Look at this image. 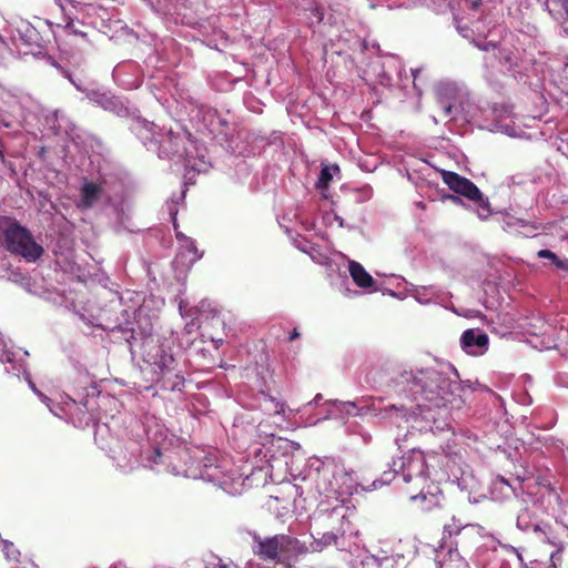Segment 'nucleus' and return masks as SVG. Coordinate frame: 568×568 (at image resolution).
Here are the masks:
<instances>
[{"label": "nucleus", "mask_w": 568, "mask_h": 568, "mask_svg": "<svg viewBox=\"0 0 568 568\" xmlns=\"http://www.w3.org/2000/svg\"><path fill=\"white\" fill-rule=\"evenodd\" d=\"M130 130L148 151L156 153L160 159L182 160L186 169L197 173L206 172L210 166L205 149L186 131L159 128L142 116L134 118Z\"/></svg>", "instance_id": "1"}, {"label": "nucleus", "mask_w": 568, "mask_h": 568, "mask_svg": "<svg viewBox=\"0 0 568 568\" xmlns=\"http://www.w3.org/2000/svg\"><path fill=\"white\" fill-rule=\"evenodd\" d=\"M390 387L400 390H474L473 383L462 381L457 369L449 363L416 369H403L390 379Z\"/></svg>", "instance_id": "2"}, {"label": "nucleus", "mask_w": 568, "mask_h": 568, "mask_svg": "<svg viewBox=\"0 0 568 568\" xmlns=\"http://www.w3.org/2000/svg\"><path fill=\"white\" fill-rule=\"evenodd\" d=\"M114 193L105 176H99L97 180L84 178L75 205L81 211L100 207L114 220L118 231L126 230L129 229L126 225L129 206L123 200L116 199Z\"/></svg>", "instance_id": "3"}, {"label": "nucleus", "mask_w": 568, "mask_h": 568, "mask_svg": "<svg viewBox=\"0 0 568 568\" xmlns=\"http://www.w3.org/2000/svg\"><path fill=\"white\" fill-rule=\"evenodd\" d=\"M510 113L511 110L507 105H483L468 90L457 105L455 120L462 119L468 123L487 126L490 131L497 130L509 136H516V128L504 122Z\"/></svg>", "instance_id": "4"}, {"label": "nucleus", "mask_w": 568, "mask_h": 568, "mask_svg": "<svg viewBox=\"0 0 568 568\" xmlns=\"http://www.w3.org/2000/svg\"><path fill=\"white\" fill-rule=\"evenodd\" d=\"M143 355L145 363L159 368L163 390H182L185 387L183 375L174 369L175 358L172 353L171 341L149 336L143 341Z\"/></svg>", "instance_id": "5"}, {"label": "nucleus", "mask_w": 568, "mask_h": 568, "mask_svg": "<svg viewBox=\"0 0 568 568\" xmlns=\"http://www.w3.org/2000/svg\"><path fill=\"white\" fill-rule=\"evenodd\" d=\"M460 8L466 16H456L454 20L458 32L464 38H469V32L485 34L498 22L497 0H460Z\"/></svg>", "instance_id": "6"}, {"label": "nucleus", "mask_w": 568, "mask_h": 568, "mask_svg": "<svg viewBox=\"0 0 568 568\" xmlns=\"http://www.w3.org/2000/svg\"><path fill=\"white\" fill-rule=\"evenodd\" d=\"M186 112L192 121L200 124V129L206 130L214 139L229 142L235 130L231 113L219 112L216 109L200 102L197 99L187 97Z\"/></svg>", "instance_id": "7"}, {"label": "nucleus", "mask_w": 568, "mask_h": 568, "mask_svg": "<svg viewBox=\"0 0 568 568\" xmlns=\"http://www.w3.org/2000/svg\"><path fill=\"white\" fill-rule=\"evenodd\" d=\"M0 245L28 262H36L43 254V247L36 243L31 233L18 222L8 219L0 221Z\"/></svg>", "instance_id": "8"}, {"label": "nucleus", "mask_w": 568, "mask_h": 568, "mask_svg": "<svg viewBox=\"0 0 568 568\" xmlns=\"http://www.w3.org/2000/svg\"><path fill=\"white\" fill-rule=\"evenodd\" d=\"M442 176L445 184H447L453 192L466 197L476 205L477 215L480 220H486L490 216L491 209L489 200L475 183L453 171H443Z\"/></svg>", "instance_id": "9"}, {"label": "nucleus", "mask_w": 568, "mask_h": 568, "mask_svg": "<svg viewBox=\"0 0 568 568\" xmlns=\"http://www.w3.org/2000/svg\"><path fill=\"white\" fill-rule=\"evenodd\" d=\"M430 405L427 406L426 419H433V429L436 432H452V425L447 420V414L453 409H460L465 403L458 393H433ZM425 413V410H422Z\"/></svg>", "instance_id": "10"}, {"label": "nucleus", "mask_w": 568, "mask_h": 568, "mask_svg": "<svg viewBox=\"0 0 568 568\" xmlns=\"http://www.w3.org/2000/svg\"><path fill=\"white\" fill-rule=\"evenodd\" d=\"M256 547L253 552L263 560L280 561L281 554H290L296 551L303 554L305 548L300 544L297 538L288 537V535H274L273 537L260 538L254 537Z\"/></svg>", "instance_id": "11"}, {"label": "nucleus", "mask_w": 568, "mask_h": 568, "mask_svg": "<svg viewBox=\"0 0 568 568\" xmlns=\"http://www.w3.org/2000/svg\"><path fill=\"white\" fill-rule=\"evenodd\" d=\"M467 91L468 88L464 83L453 80H443L435 85L436 103L444 118L456 119L457 105L466 97Z\"/></svg>", "instance_id": "12"}, {"label": "nucleus", "mask_w": 568, "mask_h": 568, "mask_svg": "<svg viewBox=\"0 0 568 568\" xmlns=\"http://www.w3.org/2000/svg\"><path fill=\"white\" fill-rule=\"evenodd\" d=\"M87 99L104 111L112 112L120 118H126L129 125L134 122V118L141 116L136 109H131L120 97L102 88L93 87L92 90L88 91Z\"/></svg>", "instance_id": "13"}, {"label": "nucleus", "mask_w": 568, "mask_h": 568, "mask_svg": "<svg viewBox=\"0 0 568 568\" xmlns=\"http://www.w3.org/2000/svg\"><path fill=\"white\" fill-rule=\"evenodd\" d=\"M119 307H121L119 298L112 300L111 308L102 310L97 322H92V325L110 332H120L123 334L124 339L129 344H132V341L135 339V335L133 327L134 323L130 320L131 313L126 310H121V318L116 317L115 320H112L110 316V312L115 311Z\"/></svg>", "instance_id": "14"}, {"label": "nucleus", "mask_w": 568, "mask_h": 568, "mask_svg": "<svg viewBox=\"0 0 568 568\" xmlns=\"http://www.w3.org/2000/svg\"><path fill=\"white\" fill-rule=\"evenodd\" d=\"M112 78L124 90L138 89L142 84L140 65L132 60L119 62L113 69Z\"/></svg>", "instance_id": "15"}, {"label": "nucleus", "mask_w": 568, "mask_h": 568, "mask_svg": "<svg viewBox=\"0 0 568 568\" xmlns=\"http://www.w3.org/2000/svg\"><path fill=\"white\" fill-rule=\"evenodd\" d=\"M489 338L480 329H466L460 337L462 348L469 355H483L488 349Z\"/></svg>", "instance_id": "16"}, {"label": "nucleus", "mask_w": 568, "mask_h": 568, "mask_svg": "<svg viewBox=\"0 0 568 568\" xmlns=\"http://www.w3.org/2000/svg\"><path fill=\"white\" fill-rule=\"evenodd\" d=\"M538 3L556 21L561 32L568 36V0H537Z\"/></svg>", "instance_id": "17"}, {"label": "nucleus", "mask_w": 568, "mask_h": 568, "mask_svg": "<svg viewBox=\"0 0 568 568\" xmlns=\"http://www.w3.org/2000/svg\"><path fill=\"white\" fill-rule=\"evenodd\" d=\"M43 125L54 135H70L74 129V124L71 120L59 110L47 113Z\"/></svg>", "instance_id": "18"}, {"label": "nucleus", "mask_w": 568, "mask_h": 568, "mask_svg": "<svg viewBox=\"0 0 568 568\" xmlns=\"http://www.w3.org/2000/svg\"><path fill=\"white\" fill-rule=\"evenodd\" d=\"M12 41L18 45L21 43L28 48H40L41 36L29 22H21L12 34Z\"/></svg>", "instance_id": "19"}, {"label": "nucleus", "mask_w": 568, "mask_h": 568, "mask_svg": "<svg viewBox=\"0 0 568 568\" xmlns=\"http://www.w3.org/2000/svg\"><path fill=\"white\" fill-rule=\"evenodd\" d=\"M427 476V465L423 456L412 457L403 463V479L405 481H410L414 478L426 479Z\"/></svg>", "instance_id": "20"}, {"label": "nucleus", "mask_w": 568, "mask_h": 568, "mask_svg": "<svg viewBox=\"0 0 568 568\" xmlns=\"http://www.w3.org/2000/svg\"><path fill=\"white\" fill-rule=\"evenodd\" d=\"M348 271L357 286L362 288H371L375 285L374 278L368 272H366L361 263L351 261L348 264Z\"/></svg>", "instance_id": "21"}, {"label": "nucleus", "mask_w": 568, "mask_h": 568, "mask_svg": "<svg viewBox=\"0 0 568 568\" xmlns=\"http://www.w3.org/2000/svg\"><path fill=\"white\" fill-rule=\"evenodd\" d=\"M62 13V20H79L85 4L79 0H54Z\"/></svg>", "instance_id": "22"}, {"label": "nucleus", "mask_w": 568, "mask_h": 568, "mask_svg": "<svg viewBox=\"0 0 568 568\" xmlns=\"http://www.w3.org/2000/svg\"><path fill=\"white\" fill-rule=\"evenodd\" d=\"M498 381H500V382L494 383V386L498 387V388L513 387V388H523V390H526L527 387H532V377L528 374H523L518 377H514V376L501 377L500 376V377H498Z\"/></svg>", "instance_id": "23"}, {"label": "nucleus", "mask_w": 568, "mask_h": 568, "mask_svg": "<svg viewBox=\"0 0 568 568\" xmlns=\"http://www.w3.org/2000/svg\"><path fill=\"white\" fill-rule=\"evenodd\" d=\"M410 295L420 304H429L437 300L438 290L433 286H413Z\"/></svg>", "instance_id": "24"}, {"label": "nucleus", "mask_w": 568, "mask_h": 568, "mask_svg": "<svg viewBox=\"0 0 568 568\" xmlns=\"http://www.w3.org/2000/svg\"><path fill=\"white\" fill-rule=\"evenodd\" d=\"M506 225L510 229H516L519 231V229H524L525 231L523 234L527 237H531L536 235V232L538 230V226L529 223L523 219H517L515 216H507Z\"/></svg>", "instance_id": "25"}, {"label": "nucleus", "mask_w": 568, "mask_h": 568, "mask_svg": "<svg viewBox=\"0 0 568 568\" xmlns=\"http://www.w3.org/2000/svg\"><path fill=\"white\" fill-rule=\"evenodd\" d=\"M438 568H467V562L459 552L449 550L447 558L438 562Z\"/></svg>", "instance_id": "26"}, {"label": "nucleus", "mask_w": 568, "mask_h": 568, "mask_svg": "<svg viewBox=\"0 0 568 568\" xmlns=\"http://www.w3.org/2000/svg\"><path fill=\"white\" fill-rule=\"evenodd\" d=\"M80 24L83 27V23H81L79 20H62L61 23H58V27H61L64 29L65 32L73 36H80L82 38L87 37V32L83 31L78 27Z\"/></svg>", "instance_id": "27"}, {"label": "nucleus", "mask_w": 568, "mask_h": 568, "mask_svg": "<svg viewBox=\"0 0 568 568\" xmlns=\"http://www.w3.org/2000/svg\"><path fill=\"white\" fill-rule=\"evenodd\" d=\"M332 170H338V166L329 168L324 166L322 168L318 176V181L316 183L317 189L324 190L328 187L329 182L333 179Z\"/></svg>", "instance_id": "28"}, {"label": "nucleus", "mask_w": 568, "mask_h": 568, "mask_svg": "<svg viewBox=\"0 0 568 568\" xmlns=\"http://www.w3.org/2000/svg\"><path fill=\"white\" fill-rule=\"evenodd\" d=\"M54 395V398H49L48 396H45V394L43 393H39V396L41 398L42 402H44L47 404V406H49L50 410L52 413H55L54 408L51 406L50 402H58V404H61V403H68V400H72L74 402V399L70 398L69 394L68 393H53Z\"/></svg>", "instance_id": "29"}, {"label": "nucleus", "mask_w": 568, "mask_h": 568, "mask_svg": "<svg viewBox=\"0 0 568 568\" xmlns=\"http://www.w3.org/2000/svg\"><path fill=\"white\" fill-rule=\"evenodd\" d=\"M498 58L501 63L508 67V69H511L517 64V57L509 49H499Z\"/></svg>", "instance_id": "30"}, {"label": "nucleus", "mask_w": 568, "mask_h": 568, "mask_svg": "<svg viewBox=\"0 0 568 568\" xmlns=\"http://www.w3.org/2000/svg\"><path fill=\"white\" fill-rule=\"evenodd\" d=\"M182 248L184 252L192 254L189 262L194 263L202 257V254L199 253L197 247L192 239L185 237V242L182 244Z\"/></svg>", "instance_id": "31"}, {"label": "nucleus", "mask_w": 568, "mask_h": 568, "mask_svg": "<svg viewBox=\"0 0 568 568\" xmlns=\"http://www.w3.org/2000/svg\"><path fill=\"white\" fill-rule=\"evenodd\" d=\"M14 361V354L8 351L6 339L0 333V363H10Z\"/></svg>", "instance_id": "32"}, {"label": "nucleus", "mask_w": 568, "mask_h": 568, "mask_svg": "<svg viewBox=\"0 0 568 568\" xmlns=\"http://www.w3.org/2000/svg\"><path fill=\"white\" fill-rule=\"evenodd\" d=\"M65 77L70 80V82L75 87V89L80 92H82L85 98H88V91L92 90L93 87L92 85H89L87 84L83 80L81 79H75L71 73L69 72H65Z\"/></svg>", "instance_id": "33"}, {"label": "nucleus", "mask_w": 568, "mask_h": 568, "mask_svg": "<svg viewBox=\"0 0 568 568\" xmlns=\"http://www.w3.org/2000/svg\"><path fill=\"white\" fill-rule=\"evenodd\" d=\"M12 369L16 371V375L20 377V374L22 373L24 381L28 384V387L31 390H38L33 382L31 381V375L27 372L26 367L22 364L13 365Z\"/></svg>", "instance_id": "34"}, {"label": "nucleus", "mask_w": 568, "mask_h": 568, "mask_svg": "<svg viewBox=\"0 0 568 568\" xmlns=\"http://www.w3.org/2000/svg\"><path fill=\"white\" fill-rule=\"evenodd\" d=\"M311 14L316 19L317 23L325 21L324 6L321 3H314L311 8Z\"/></svg>", "instance_id": "35"}, {"label": "nucleus", "mask_w": 568, "mask_h": 568, "mask_svg": "<svg viewBox=\"0 0 568 568\" xmlns=\"http://www.w3.org/2000/svg\"><path fill=\"white\" fill-rule=\"evenodd\" d=\"M263 395V399L265 402V404H273L274 405V408H273V413L274 414H281L284 412V404L277 402V403H274L273 402V398L271 397L270 393H262Z\"/></svg>", "instance_id": "36"}, {"label": "nucleus", "mask_w": 568, "mask_h": 568, "mask_svg": "<svg viewBox=\"0 0 568 568\" xmlns=\"http://www.w3.org/2000/svg\"><path fill=\"white\" fill-rule=\"evenodd\" d=\"M476 47L479 48L483 51H489L495 50L497 44L495 41H487V40H478L475 42Z\"/></svg>", "instance_id": "37"}, {"label": "nucleus", "mask_w": 568, "mask_h": 568, "mask_svg": "<svg viewBox=\"0 0 568 568\" xmlns=\"http://www.w3.org/2000/svg\"><path fill=\"white\" fill-rule=\"evenodd\" d=\"M537 256L540 258L551 260L554 264L558 260V256L554 252H551L550 250H547V248L538 251Z\"/></svg>", "instance_id": "38"}, {"label": "nucleus", "mask_w": 568, "mask_h": 568, "mask_svg": "<svg viewBox=\"0 0 568 568\" xmlns=\"http://www.w3.org/2000/svg\"><path fill=\"white\" fill-rule=\"evenodd\" d=\"M176 205H178V201H175V200H172L171 203L168 204L169 214H170L171 219L173 220L174 224H175L176 214H178Z\"/></svg>", "instance_id": "39"}, {"label": "nucleus", "mask_w": 568, "mask_h": 568, "mask_svg": "<svg viewBox=\"0 0 568 568\" xmlns=\"http://www.w3.org/2000/svg\"><path fill=\"white\" fill-rule=\"evenodd\" d=\"M362 192L364 194V200H368L372 197L373 195V190L371 186L366 185L362 189Z\"/></svg>", "instance_id": "40"}, {"label": "nucleus", "mask_w": 568, "mask_h": 568, "mask_svg": "<svg viewBox=\"0 0 568 568\" xmlns=\"http://www.w3.org/2000/svg\"><path fill=\"white\" fill-rule=\"evenodd\" d=\"M446 199L450 200L455 204H463V200L458 195L449 194Z\"/></svg>", "instance_id": "41"}, {"label": "nucleus", "mask_w": 568, "mask_h": 568, "mask_svg": "<svg viewBox=\"0 0 568 568\" xmlns=\"http://www.w3.org/2000/svg\"><path fill=\"white\" fill-rule=\"evenodd\" d=\"M301 336L297 328H294L288 336V342H293L294 339H297Z\"/></svg>", "instance_id": "42"}, {"label": "nucleus", "mask_w": 568, "mask_h": 568, "mask_svg": "<svg viewBox=\"0 0 568 568\" xmlns=\"http://www.w3.org/2000/svg\"><path fill=\"white\" fill-rule=\"evenodd\" d=\"M546 488H547V490H548L550 494H552V495L555 496V498H556V500H557V501H559V500H560V496H559V494H558V493H557L552 487H550V486L548 485Z\"/></svg>", "instance_id": "43"}, {"label": "nucleus", "mask_w": 568, "mask_h": 568, "mask_svg": "<svg viewBox=\"0 0 568 568\" xmlns=\"http://www.w3.org/2000/svg\"><path fill=\"white\" fill-rule=\"evenodd\" d=\"M334 220L338 223V225H339L341 227H344V226H345V221H344V219H343L342 216H339V215L335 214V215H334Z\"/></svg>", "instance_id": "44"}, {"label": "nucleus", "mask_w": 568, "mask_h": 568, "mask_svg": "<svg viewBox=\"0 0 568 568\" xmlns=\"http://www.w3.org/2000/svg\"><path fill=\"white\" fill-rule=\"evenodd\" d=\"M556 555H557V552H551V554H550V557H549L550 561H552V560H554V558L556 557ZM549 568H556V565H555L554 562H551V564L549 565Z\"/></svg>", "instance_id": "45"}, {"label": "nucleus", "mask_w": 568, "mask_h": 568, "mask_svg": "<svg viewBox=\"0 0 568 568\" xmlns=\"http://www.w3.org/2000/svg\"><path fill=\"white\" fill-rule=\"evenodd\" d=\"M468 316H473V317H477V316H481V313L479 311H471Z\"/></svg>", "instance_id": "46"}, {"label": "nucleus", "mask_w": 568, "mask_h": 568, "mask_svg": "<svg viewBox=\"0 0 568 568\" xmlns=\"http://www.w3.org/2000/svg\"><path fill=\"white\" fill-rule=\"evenodd\" d=\"M176 237H178V240L185 242L186 236L184 234L178 232Z\"/></svg>", "instance_id": "47"}, {"label": "nucleus", "mask_w": 568, "mask_h": 568, "mask_svg": "<svg viewBox=\"0 0 568 568\" xmlns=\"http://www.w3.org/2000/svg\"><path fill=\"white\" fill-rule=\"evenodd\" d=\"M525 568H540L537 561L531 562V566L525 565Z\"/></svg>", "instance_id": "48"}, {"label": "nucleus", "mask_w": 568, "mask_h": 568, "mask_svg": "<svg viewBox=\"0 0 568 568\" xmlns=\"http://www.w3.org/2000/svg\"><path fill=\"white\" fill-rule=\"evenodd\" d=\"M185 192H186L185 190H183V191L181 192V194H180V196H179V200H180V201H183V200H184V197H185Z\"/></svg>", "instance_id": "49"}, {"label": "nucleus", "mask_w": 568, "mask_h": 568, "mask_svg": "<svg viewBox=\"0 0 568 568\" xmlns=\"http://www.w3.org/2000/svg\"><path fill=\"white\" fill-rule=\"evenodd\" d=\"M498 479H499V481H500V483L508 485V481H507V480H505V478H504V477H501V476H500Z\"/></svg>", "instance_id": "50"}, {"label": "nucleus", "mask_w": 568, "mask_h": 568, "mask_svg": "<svg viewBox=\"0 0 568 568\" xmlns=\"http://www.w3.org/2000/svg\"><path fill=\"white\" fill-rule=\"evenodd\" d=\"M419 498L422 499V501H426V499H427L425 494H420Z\"/></svg>", "instance_id": "51"}, {"label": "nucleus", "mask_w": 568, "mask_h": 568, "mask_svg": "<svg viewBox=\"0 0 568 568\" xmlns=\"http://www.w3.org/2000/svg\"><path fill=\"white\" fill-rule=\"evenodd\" d=\"M0 42H1L3 45L8 47V43L4 41V39H3L1 36H0Z\"/></svg>", "instance_id": "52"}, {"label": "nucleus", "mask_w": 568, "mask_h": 568, "mask_svg": "<svg viewBox=\"0 0 568 568\" xmlns=\"http://www.w3.org/2000/svg\"><path fill=\"white\" fill-rule=\"evenodd\" d=\"M480 390L489 392V390H491V388H490V387H488V386H485V387H484V388H481Z\"/></svg>", "instance_id": "53"}, {"label": "nucleus", "mask_w": 568, "mask_h": 568, "mask_svg": "<svg viewBox=\"0 0 568 568\" xmlns=\"http://www.w3.org/2000/svg\"><path fill=\"white\" fill-rule=\"evenodd\" d=\"M327 22H328L329 24L335 23V21H333V20H332V17H328Z\"/></svg>", "instance_id": "54"}, {"label": "nucleus", "mask_w": 568, "mask_h": 568, "mask_svg": "<svg viewBox=\"0 0 568 568\" xmlns=\"http://www.w3.org/2000/svg\"><path fill=\"white\" fill-rule=\"evenodd\" d=\"M432 120H433V122H434V123H437V122H438V121H437V119H436L435 116H432Z\"/></svg>", "instance_id": "55"}, {"label": "nucleus", "mask_w": 568, "mask_h": 568, "mask_svg": "<svg viewBox=\"0 0 568 568\" xmlns=\"http://www.w3.org/2000/svg\"><path fill=\"white\" fill-rule=\"evenodd\" d=\"M417 205H418V206H420V207H423V209L425 207V206H424V204H423L422 202L417 203Z\"/></svg>", "instance_id": "56"}, {"label": "nucleus", "mask_w": 568, "mask_h": 568, "mask_svg": "<svg viewBox=\"0 0 568 568\" xmlns=\"http://www.w3.org/2000/svg\"><path fill=\"white\" fill-rule=\"evenodd\" d=\"M417 71H418V70H416V71H415V70H412V73H413V75H414V77H416V72H417Z\"/></svg>", "instance_id": "57"}, {"label": "nucleus", "mask_w": 568, "mask_h": 568, "mask_svg": "<svg viewBox=\"0 0 568 568\" xmlns=\"http://www.w3.org/2000/svg\"><path fill=\"white\" fill-rule=\"evenodd\" d=\"M155 454H156V456H160V452L158 448L155 449Z\"/></svg>", "instance_id": "58"}, {"label": "nucleus", "mask_w": 568, "mask_h": 568, "mask_svg": "<svg viewBox=\"0 0 568 568\" xmlns=\"http://www.w3.org/2000/svg\"><path fill=\"white\" fill-rule=\"evenodd\" d=\"M434 498H435L434 505L437 506L438 505L437 498L436 497H434Z\"/></svg>", "instance_id": "59"}, {"label": "nucleus", "mask_w": 568, "mask_h": 568, "mask_svg": "<svg viewBox=\"0 0 568 568\" xmlns=\"http://www.w3.org/2000/svg\"><path fill=\"white\" fill-rule=\"evenodd\" d=\"M298 248H301L302 251H306L305 247H301L300 245H297Z\"/></svg>", "instance_id": "60"}, {"label": "nucleus", "mask_w": 568, "mask_h": 568, "mask_svg": "<svg viewBox=\"0 0 568 568\" xmlns=\"http://www.w3.org/2000/svg\"><path fill=\"white\" fill-rule=\"evenodd\" d=\"M410 498H412L413 500H415V499H417V498H418V496H412Z\"/></svg>", "instance_id": "61"}]
</instances>
